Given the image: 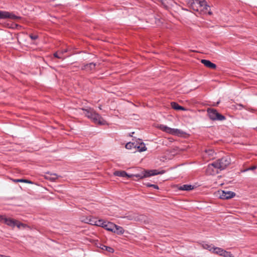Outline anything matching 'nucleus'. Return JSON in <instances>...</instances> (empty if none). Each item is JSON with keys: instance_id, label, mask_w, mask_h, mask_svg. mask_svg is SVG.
<instances>
[{"instance_id": "32", "label": "nucleus", "mask_w": 257, "mask_h": 257, "mask_svg": "<svg viewBox=\"0 0 257 257\" xmlns=\"http://www.w3.org/2000/svg\"><path fill=\"white\" fill-rule=\"evenodd\" d=\"M30 37L32 40H36L38 38V36L37 35H34L32 34L30 35Z\"/></svg>"}, {"instance_id": "29", "label": "nucleus", "mask_w": 257, "mask_h": 257, "mask_svg": "<svg viewBox=\"0 0 257 257\" xmlns=\"http://www.w3.org/2000/svg\"><path fill=\"white\" fill-rule=\"evenodd\" d=\"M13 181L15 182H24V183H31V182L30 181H29L28 180H25V179H15V180H13Z\"/></svg>"}, {"instance_id": "31", "label": "nucleus", "mask_w": 257, "mask_h": 257, "mask_svg": "<svg viewBox=\"0 0 257 257\" xmlns=\"http://www.w3.org/2000/svg\"><path fill=\"white\" fill-rule=\"evenodd\" d=\"M206 153H207L209 155L212 156L214 152L211 150H209L208 151H206Z\"/></svg>"}, {"instance_id": "26", "label": "nucleus", "mask_w": 257, "mask_h": 257, "mask_svg": "<svg viewBox=\"0 0 257 257\" xmlns=\"http://www.w3.org/2000/svg\"><path fill=\"white\" fill-rule=\"evenodd\" d=\"M96 221V219L90 217L89 218L87 219L86 222L89 224L95 225Z\"/></svg>"}, {"instance_id": "19", "label": "nucleus", "mask_w": 257, "mask_h": 257, "mask_svg": "<svg viewBox=\"0 0 257 257\" xmlns=\"http://www.w3.org/2000/svg\"><path fill=\"white\" fill-rule=\"evenodd\" d=\"M171 106H172V107L175 109V110H185L186 109L179 105L176 102H172L171 103Z\"/></svg>"}, {"instance_id": "15", "label": "nucleus", "mask_w": 257, "mask_h": 257, "mask_svg": "<svg viewBox=\"0 0 257 257\" xmlns=\"http://www.w3.org/2000/svg\"><path fill=\"white\" fill-rule=\"evenodd\" d=\"M103 228L106 230L112 232L114 230V227H115V224L110 222H105Z\"/></svg>"}, {"instance_id": "21", "label": "nucleus", "mask_w": 257, "mask_h": 257, "mask_svg": "<svg viewBox=\"0 0 257 257\" xmlns=\"http://www.w3.org/2000/svg\"><path fill=\"white\" fill-rule=\"evenodd\" d=\"M193 188V186L191 185H183L181 186L179 188V189L180 190L189 191L192 190Z\"/></svg>"}, {"instance_id": "16", "label": "nucleus", "mask_w": 257, "mask_h": 257, "mask_svg": "<svg viewBox=\"0 0 257 257\" xmlns=\"http://www.w3.org/2000/svg\"><path fill=\"white\" fill-rule=\"evenodd\" d=\"M114 174L117 176H120V177H127L128 178H131L133 176L136 177V175H133V174L128 175L125 171H123L116 172L114 173Z\"/></svg>"}, {"instance_id": "5", "label": "nucleus", "mask_w": 257, "mask_h": 257, "mask_svg": "<svg viewBox=\"0 0 257 257\" xmlns=\"http://www.w3.org/2000/svg\"><path fill=\"white\" fill-rule=\"evenodd\" d=\"M207 112L208 117L212 120H223L225 119V116L218 113L215 109L209 108Z\"/></svg>"}, {"instance_id": "1", "label": "nucleus", "mask_w": 257, "mask_h": 257, "mask_svg": "<svg viewBox=\"0 0 257 257\" xmlns=\"http://www.w3.org/2000/svg\"><path fill=\"white\" fill-rule=\"evenodd\" d=\"M84 111V114L88 118L91 119L95 123L99 125L107 124L106 121L98 113H97L93 108H88L87 109H82Z\"/></svg>"}, {"instance_id": "10", "label": "nucleus", "mask_w": 257, "mask_h": 257, "mask_svg": "<svg viewBox=\"0 0 257 257\" xmlns=\"http://www.w3.org/2000/svg\"><path fill=\"white\" fill-rule=\"evenodd\" d=\"M160 128L162 131L172 135H179L180 133V131L179 130L176 128H172L164 125H161Z\"/></svg>"}, {"instance_id": "11", "label": "nucleus", "mask_w": 257, "mask_h": 257, "mask_svg": "<svg viewBox=\"0 0 257 257\" xmlns=\"http://www.w3.org/2000/svg\"><path fill=\"white\" fill-rule=\"evenodd\" d=\"M68 51L67 49H65L61 50H59L54 54V56L57 58L64 60L66 57L69 56V55L65 56L64 54Z\"/></svg>"}, {"instance_id": "33", "label": "nucleus", "mask_w": 257, "mask_h": 257, "mask_svg": "<svg viewBox=\"0 0 257 257\" xmlns=\"http://www.w3.org/2000/svg\"><path fill=\"white\" fill-rule=\"evenodd\" d=\"M256 168V166H254L251 168H249V169H248V170H254Z\"/></svg>"}, {"instance_id": "8", "label": "nucleus", "mask_w": 257, "mask_h": 257, "mask_svg": "<svg viewBox=\"0 0 257 257\" xmlns=\"http://www.w3.org/2000/svg\"><path fill=\"white\" fill-rule=\"evenodd\" d=\"M20 18L12 13L7 11H0V19H10L11 20H17Z\"/></svg>"}, {"instance_id": "17", "label": "nucleus", "mask_w": 257, "mask_h": 257, "mask_svg": "<svg viewBox=\"0 0 257 257\" xmlns=\"http://www.w3.org/2000/svg\"><path fill=\"white\" fill-rule=\"evenodd\" d=\"M96 64L93 63H90L89 64L84 65L82 69L85 70L87 71H91L93 70L95 67Z\"/></svg>"}, {"instance_id": "28", "label": "nucleus", "mask_w": 257, "mask_h": 257, "mask_svg": "<svg viewBox=\"0 0 257 257\" xmlns=\"http://www.w3.org/2000/svg\"><path fill=\"white\" fill-rule=\"evenodd\" d=\"M105 221H104L102 220H100V219L97 220L96 219L95 225L98 226H101V227H103V226L104 225V224L105 223Z\"/></svg>"}, {"instance_id": "4", "label": "nucleus", "mask_w": 257, "mask_h": 257, "mask_svg": "<svg viewBox=\"0 0 257 257\" xmlns=\"http://www.w3.org/2000/svg\"><path fill=\"white\" fill-rule=\"evenodd\" d=\"M214 163L217 169L222 170L230 164V159L228 157H224L216 160Z\"/></svg>"}, {"instance_id": "3", "label": "nucleus", "mask_w": 257, "mask_h": 257, "mask_svg": "<svg viewBox=\"0 0 257 257\" xmlns=\"http://www.w3.org/2000/svg\"><path fill=\"white\" fill-rule=\"evenodd\" d=\"M194 11H199L203 9L207 10L208 6L205 0H187Z\"/></svg>"}, {"instance_id": "20", "label": "nucleus", "mask_w": 257, "mask_h": 257, "mask_svg": "<svg viewBox=\"0 0 257 257\" xmlns=\"http://www.w3.org/2000/svg\"><path fill=\"white\" fill-rule=\"evenodd\" d=\"M223 251L224 249L218 247H214L212 252L222 256V253H223Z\"/></svg>"}, {"instance_id": "30", "label": "nucleus", "mask_w": 257, "mask_h": 257, "mask_svg": "<svg viewBox=\"0 0 257 257\" xmlns=\"http://www.w3.org/2000/svg\"><path fill=\"white\" fill-rule=\"evenodd\" d=\"M145 185L147 187H153L154 189H159V187H158V185H155V184H150V183H147L145 184Z\"/></svg>"}, {"instance_id": "34", "label": "nucleus", "mask_w": 257, "mask_h": 257, "mask_svg": "<svg viewBox=\"0 0 257 257\" xmlns=\"http://www.w3.org/2000/svg\"><path fill=\"white\" fill-rule=\"evenodd\" d=\"M237 106L239 107V109H241L243 107V105L242 104H237Z\"/></svg>"}, {"instance_id": "13", "label": "nucleus", "mask_w": 257, "mask_h": 257, "mask_svg": "<svg viewBox=\"0 0 257 257\" xmlns=\"http://www.w3.org/2000/svg\"><path fill=\"white\" fill-rule=\"evenodd\" d=\"M164 7L168 9L173 7L175 2L173 0H159Z\"/></svg>"}, {"instance_id": "27", "label": "nucleus", "mask_w": 257, "mask_h": 257, "mask_svg": "<svg viewBox=\"0 0 257 257\" xmlns=\"http://www.w3.org/2000/svg\"><path fill=\"white\" fill-rule=\"evenodd\" d=\"M222 256L223 257H234V255L229 251H227L224 250L223 253H222Z\"/></svg>"}, {"instance_id": "7", "label": "nucleus", "mask_w": 257, "mask_h": 257, "mask_svg": "<svg viewBox=\"0 0 257 257\" xmlns=\"http://www.w3.org/2000/svg\"><path fill=\"white\" fill-rule=\"evenodd\" d=\"M165 173V171H162L161 172H159L158 171L156 170H153L148 171H145L144 174L141 175V174H137L136 175V177L139 178L140 179H142L145 177H148L151 176L156 175L158 174H162Z\"/></svg>"}, {"instance_id": "9", "label": "nucleus", "mask_w": 257, "mask_h": 257, "mask_svg": "<svg viewBox=\"0 0 257 257\" xmlns=\"http://www.w3.org/2000/svg\"><path fill=\"white\" fill-rule=\"evenodd\" d=\"M218 169L216 168L214 163H212L208 165L206 169V173L210 175H214L218 173Z\"/></svg>"}, {"instance_id": "25", "label": "nucleus", "mask_w": 257, "mask_h": 257, "mask_svg": "<svg viewBox=\"0 0 257 257\" xmlns=\"http://www.w3.org/2000/svg\"><path fill=\"white\" fill-rule=\"evenodd\" d=\"M202 247L203 248L205 249H207L209 251H210L211 252H212L213 248L214 246H212L211 244H202Z\"/></svg>"}, {"instance_id": "6", "label": "nucleus", "mask_w": 257, "mask_h": 257, "mask_svg": "<svg viewBox=\"0 0 257 257\" xmlns=\"http://www.w3.org/2000/svg\"><path fill=\"white\" fill-rule=\"evenodd\" d=\"M235 193L231 191H218L217 195L222 199H229L235 196Z\"/></svg>"}, {"instance_id": "12", "label": "nucleus", "mask_w": 257, "mask_h": 257, "mask_svg": "<svg viewBox=\"0 0 257 257\" xmlns=\"http://www.w3.org/2000/svg\"><path fill=\"white\" fill-rule=\"evenodd\" d=\"M129 220H135L136 221H143L145 220V218L146 217L143 215H137L135 214H133L132 215H129L125 217Z\"/></svg>"}, {"instance_id": "22", "label": "nucleus", "mask_w": 257, "mask_h": 257, "mask_svg": "<svg viewBox=\"0 0 257 257\" xmlns=\"http://www.w3.org/2000/svg\"><path fill=\"white\" fill-rule=\"evenodd\" d=\"M139 152H143L147 150V148L144 143H141L139 145L137 144V147Z\"/></svg>"}, {"instance_id": "35", "label": "nucleus", "mask_w": 257, "mask_h": 257, "mask_svg": "<svg viewBox=\"0 0 257 257\" xmlns=\"http://www.w3.org/2000/svg\"><path fill=\"white\" fill-rule=\"evenodd\" d=\"M99 108L100 109H101V106H99Z\"/></svg>"}, {"instance_id": "24", "label": "nucleus", "mask_w": 257, "mask_h": 257, "mask_svg": "<svg viewBox=\"0 0 257 257\" xmlns=\"http://www.w3.org/2000/svg\"><path fill=\"white\" fill-rule=\"evenodd\" d=\"M137 147V144L135 143L129 142L125 145V148L127 149H132L133 148L136 149Z\"/></svg>"}, {"instance_id": "23", "label": "nucleus", "mask_w": 257, "mask_h": 257, "mask_svg": "<svg viewBox=\"0 0 257 257\" xmlns=\"http://www.w3.org/2000/svg\"><path fill=\"white\" fill-rule=\"evenodd\" d=\"M100 248L102 250L108 251V252L113 253L114 252L113 248L104 245H101Z\"/></svg>"}, {"instance_id": "18", "label": "nucleus", "mask_w": 257, "mask_h": 257, "mask_svg": "<svg viewBox=\"0 0 257 257\" xmlns=\"http://www.w3.org/2000/svg\"><path fill=\"white\" fill-rule=\"evenodd\" d=\"M112 232L117 234H122L124 232V230L122 227L115 224V227H114V230Z\"/></svg>"}, {"instance_id": "2", "label": "nucleus", "mask_w": 257, "mask_h": 257, "mask_svg": "<svg viewBox=\"0 0 257 257\" xmlns=\"http://www.w3.org/2000/svg\"><path fill=\"white\" fill-rule=\"evenodd\" d=\"M0 221L2 223H5L12 227L17 226L19 229L22 227L25 228L26 226V224L22 223L18 220L11 218H8L3 215H0Z\"/></svg>"}, {"instance_id": "14", "label": "nucleus", "mask_w": 257, "mask_h": 257, "mask_svg": "<svg viewBox=\"0 0 257 257\" xmlns=\"http://www.w3.org/2000/svg\"><path fill=\"white\" fill-rule=\"evenodd\" d=\"M201 62L205 66H206L207 67H208L209 68L215 69L216 67V65L215 64L212 63L211 62H210L209 60L202 59V60H201Z\"/></svg>"}]
</instances>
